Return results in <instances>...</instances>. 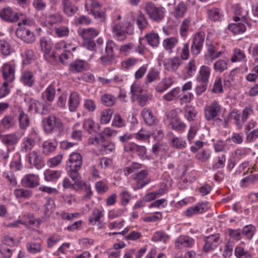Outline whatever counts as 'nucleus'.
<instances>
[{
    "label": "nucleus",
    "mask_w": 258,
    "mask_h": 258,
    "mask_svg": "<svg viewBox=\"0 0 258 258\" xmlns=\"http://www.w3.org/2000/svg\"><path fill=\"white\" fill-rule=\"evenodd\" d=\"M40 44L41 49L45 54L47 52H50L52 48V42L51 39L48 37H43L40 40Z\"/></svg>",
    "instance_id": "nucleus-41"
},
{
    "label": "nucleus",
    "mask_w": 258,
    "mask_h": 258,
    "mask_svg": "<svg viewBox=\"0 0 258 258\" xmlns=\"http://www.w3.org/2000/svg\"><path fill=\"white\" fill-rule=\"evenodd\" d=\"M208 14L210 19L218 21L222 18V14L220 10L217 8H214L208 11Z\"/></svg>",
    "instance_id": "nucleus-47"
},
{
    "label": "nucleus",
    "mask_w": 258,
    "mask_h": 258,
    "mask_svg": "<svg viewBox=\"0 0 258 258\" xmlns=\"http://www.w3.org/2000/svg\"><path fill=\"white\" fill-rule=\"evenodd\" d=\"M87 63L82 60H78L70 64V70L73 72H82L86 67Z\"/></svg>",
    "instance_id": "nucleus-44"
},
{
    "label": "nucleus",
    "mask_w": 258,
    "mask_h": 258,
    "mask_svg": "<svg viewBox=\"0 0 258 258\" xmlns=\"http://www.w3.org/2000/svg\"><path fill=\"white\" fill-rule=\"evenodd\" d=\"M112 125L116 127H121L125 125V121L118 113H116L113 118Z\"/></svg>",
    "instance_id": "nucleus-60"
},
{
    "label": "nucleus",
    "mask_w": 258,
    "mask_h": 258,
    "mask_svg": "<svg viewBox=\"0 0 258 258\" xmlns=\"http://www.w3.org/2000/svg\"><path fill=\"white\" fill-rule=\"evenodd\" d=\"M151 136L150 133L145 129H141L136 135V139L138 141H145L149 139Z\"/></svg>",
    "instance_id": "nucleus-64"
},
{
    "label": "nucleus",
    "mask_w": 258,
    "mask_h": 258,
    "mask_svg": "<svg viewBox=\"0 0 258 258\" xmlns=\"http://www.w3.org/2000/svg\"><path fill=\"white\" fill-rule=\"evenodd\" d=\"M178 38L177 36L168 37L165 39L162 42L164 49L167 51L171 50L178 44Z\"/></svg>",
    "instance_id": "nucleus-33"
},
{
    "label": "nucleus",
    "mask_w": 258,
    "mask_h": 258,
    "mask_svg": "<svg viewBox=\"0 0 258 258\" xmlns=\"http://www.w3.org/2000/svg\"><path fill=\"white\" fill-rule=\"evenodd\" d=\"M12 255V250L6 245L0 244V257L10 258Z\"/></svg>",
    "instance_id": "nucleus-53"
},
{
    "label": "nucleus",
    "mask_w": 258,
    "mask_h": 258,
    "mask_svg": "<svg viewBox=\"0 0 258 258\" xmlns=\"http://www.w3.org/2000/svg\"><path fill=\"white\" fill-rule=\"evenodd\" d=\"M1 18L6 21L15 22L19 18L18 14L10 8H6L0 11Z\"/></svg>",
    "instance_id": "nucleus-17"
},
{
    "label": "nucleus",
    "mask_w": 258,
    "mask_h": 258,
    "mask_svg": "<svg viewBox=\"0 0 258 258\" xmlns=\"http://www.w3.org/2000/svg\"><path fill=\"white\" fill-rule=\"evenodd\" d=\"M43 122L44 130L47 133L57 132L62 128V122L54 116L46 117L43 120Z\"/></svg>",
    "instance_id": "nucleus-3"
},
{
    "label": "nucleus",
    "mask_w": 258,
    "mask_h": 258,
    "mask_svg": "<svg viewBox=\"0 0 258 258\" xmlns=\"http://www.w3.org/2000/svg\"><path fill=\"white\" fill-rule=\"evenodd\" d=\"M68 175L74 181V189L76 190H84L85 187L89 185L83 180H80V175L78 172L75 173H70V174Z\"/></svg>",
    "instance_id": "nucleus-24"
},
{
    "label": "nucleus",
    "mask_w": 258,
    "mask_h": 258,
    "mask_svg": "<svg viewBox=\"0 0 258 258\" xmlns=\"http://www.w3.org/2000/svg\"><path fill=\"white\" fill-rule=\"evenodd\" d=\"M230 139H227L225 141H218L214 145L215 152H226L230 148Z\"/></svg>",
    "instance_id": "nucleus-38"
},
{
    "label": "nucleus",
    "mask_w": 258,
    "mask_h": 258,
    "mask_svg": "<svg viewBox=\"0 0 258 258\" xmlns=\"http://www.w3.org/2000/svg\"><path fill=\"white\" fill-rule=\"evenodd\" d=\"M101 7L100 4L96 0H87L85 4V8L89 11L90 9V12H93L94 10H98Z\"/></svg>",
    "instance_id": "nucleus-61"
},
{
    "label": "nucleus",
    "mask_w": 258,
    "mask_h": 258,
    "mask_svg": "<svg viewBox=\"0 0 258 258\" xmlns=\"http://www.w3.org/2000/svg\"><path fill=\"white\" fill-rule=\"evenodd\" d=\"M141 114L144 121L148 125H153L157 121L153 112L148 108H144L142 111Z\"/></svg>",
    "instance_id": "nucleus-28"
},
{
    "label": "nucleus",
    "mask_w": 258,
    "mask_h": 258,
    "mask_svg": "<svg viewBox=\"0 0 258 258\" xmlns=\"http://www.w3.org/2000/svg\"><path fill=\"white\" fill-rule=\"evenodd\" d=\"M190 23L191 20L189 18L185 19L182 22L180 27V34L182 37L185 38L187 36Z\"/></svg>",
    "instance_id": "nucleus-51"
},
{
    "label": "nucleus",
    "mask_w": 258,
    "mask_h": 258,
    "mask_svg": "<svg viewBox=\"0 0 258 258\" xmlns=\"http://www.w3.org/2000/svg\"><path fill=\"white\" fill-rule=\"evenodd\" d=\"M168 118L170 124L173 130L178 132L183 131L185 130V124L180 120L175 111H171L168 115Z\"/></svg>",
    "instance_id": "nucleus-10"
},
{
    "label": "nucleus",
    "mask_w": 258,
    "mask_h": 258,
    "mask_svg": "<svg viewBox=\"0 0 258 258\" xmlns=\"http://www.w3.org/2000/svg\"><path fill=\"white\" fill-rule=\"evenodd\" d=\"M228 58L219 59L214 62L213 69L216 72L222 73L228 68Z\"/></svg>",
    "instance_id": "nucleus-32"
},
{
    "label": "nucleus",
    "mask_w": 258,
    "mask_h": 258,
    "mask_svg": "<svg viewBox=\"0 0 258 258\" xmlns=\"http://www.w3.org/2000/svg\"><path fill=\"white\" fill-rule=\"evenodd\" d=\"M35 55L33 50L27 49L25 51L23 63L25 64L30 63L35 59Z\"/></svg>",
    "instance_id": "nucleus-59"
},
{
    "label": "nucleus",
    "mask_w": 258,
    "mask_h": 258,
    "mask_svg": "<svg viewBox=\"0 0 258 258\" xmlns=\"http://www.w3.org/2000/svg\"><path fill=\"white\" fill-rule=\"evenodd\" d=\"M211 207L208 202L199 203L196 205L190 207L184 211V215L187 217L201 214L206 212Z\"/></svg>",
    "instance_id": "nucleus-6"
},
{
    "label": "nucleus",
    "mask_w": 258,
    "mask_h": 258,
    "mask_svg": "<svg viewBox=\"0 0 258 258\" xmlns=\"http://www.w3.org/2000/svg\"><path fill=\"white\" fill-rule=\"evenodd\" d=\"M82 162L83 159L81 154L77 152H72L69 155L67 163L68 174L78 173L82 167Z\"/></svg>",
    "instance_id": "nucleus-2"
},
{
    "label": "nucleus",
    "mask_w": 258,
    "mask_h": 258,
    "mask_svg": "<svg viewBox=\"0 0 258 258\" xmlns=\"http://www.w3.org/2000/svg\"><path fill=\"white\" fill-rule=\"evenodd\" d=\"M234 23L228 25V29L234 34H239L243 33L246 30L245 24L238 17H234Z\"/></svg>",
    "instance_id": "nucleus-14"
},
{
    "label": "nucleus",
    "mask_w": 258,
    "mask_h": 258,
    "mask_svg": "<svg viewBox=\"0 0 258 258\" xmlns=\"http://www.w3.org/2000/svg\"><path fill=\"white\" fill-rule=\"evenodd\" d=\"M35 145V141L32 139L25 138L21 144L22 152L26 153L31 150Z\"/></svg>",
    "instance_id": "nucleus-40"
},
{
    "label": "nucleus",
    "mask_w": 258,
    "mask_h": 258,
    "mask_svg": "<svg viewBox=\"0 0 258 258\" xmlns=\"http://www.w3.org/2000/svg\"><path fill=\"white\" fill-rule=\"evenodd\" d=\"M3 76L7 82H11L15 78V66L13 62L4 63L2 67Z\"/></svg>",
    "instance_id": "nucleus-11"
},
{
    "label": "nucleus",
    "mask_w": 258,
    "mask_h": 258,
    "mask_svg": "<svg viewBox=\"0 0 258 258\" xmlns=\"http://www.w3.org/2000/svg\"><path fill=\"white\" fill-rule=\"evenodd\" d=\"M81 124L78 122L74 124L72 134V138L75 140L79 141L82 137V131L80 129Z\"/></svg>",
    "instance_id": "nucleus-52"
},
{
    "label": "nucleus",
    "mask_w": 258,
    "mask_h": 258,
    "mask_svg": "<svg viewBox=\"0 0 258 258\" xmlns=\"http://www.w3.org/2000/svg\"><path fill=\"white\" fill-rule=\"evenodd\" d=\"M27 158L31 165H34L36 168L39 169L42 166L41 157L36 151H33L27 155Z\"/></svg>",
    "instance_id": "nucleus-20"
},
{
    "label": "nucleus",
    "mask_w": 258,
    "mask_h": 258,
    "mask_svg": "<svg viewBox=\"0 0 258 258\" xmlns=\"http://www.w3.org/2000/svg\"><path fill=\"white\" fill-rule=\"evenodd\" d=\"M222 240L218 234L209 236L205 238V243L204 246V251L208 252L213 251L221 243Z\"/></svg>",
    "instance_id": "nucleus-7"
},
{
    "label": "nucleus",
    "mask_w": 258,
    "mask_h": 258,
    "mask_svg": "<svg viewBox=\"0 0 258 258\" xmlns=\"http://www.w3.org/2000/svg\"><path fill=\"white\" fill-rule=\"evenodd\" d=\"M194 244V240L191 238L186 235H181L177 238L175 241V246L179 248L190 247Z\"/></svg>",
    "instance_id": "nucleus-23"
},
{
    "label": "nucleus",
    "mask_w": 258,
    "mask_h": 258,
    "mask_svg": "<svg viewBox=\"0 0 258 258\" xmlns=\"http://www.w3.org/2000/svg\"><path fill=\"white\" fill-rule=\"evenodd\" d=\"M205 34L203 32H200L193 36L191 46V51L193 55H197L200 53L205 41Z\"/></svg>",
    "instance_id": "nucleus-5"
},
{
    "label": "nucleus",
    "mask_w": 258,
    "mask_h": 258,
    "mask_svg": "<svg viewBox=\"0 0 258 258\" xmlns=\"http://www.w3.org/2000/svg\"><path fill=\"white\" fill-rule=\"evenodd\" d=\"M39 177L37 175L29 174L26 175L21 180L22 185L27 187L32 188L39 184Z\"/></svg>",
    "instance_id": "nucleus-18"
},
{
    "label": "nucleus",
    "mask_w": 258,
    "mask_h": 258,
    "mask_svg": "<svg viewBox=\"0 0 258 258\" xmlns=\"http://www.w3.org/2000/svg\"><path fill=\"white\" fill-rule=\"evenodd\" d=\"M232 9L234 14L240 18L241 21H244L246 17L248 14L247 10L242 8L239 4L233 5L232 7Z\"/></svg>",
    "instance_id": "nucleus-36"
},
{
    "label": "nucleus",
    "mask_w": 258,
    "mask_h": 258,
    "mask_svg": "<svg viewBox=\"0 0 258 258\" xmlns=\"http://www.w3.org/2000/svg\"><path fill=\"white\" fill-rule=\"evenodd\" d=\"M142 87L139 82H135L131 86V93L133 99H135L137 96L142 94Z\"/></svg>",
    "instance_id": "nucleus-46"
},
{
    "label": "nucleus",
    "mask_w": 258,
    "mask_h": 258,
    "mask_svg": "<svg viewBox=\"0 0 258 258\" xmlns=\"http://www.w3.org/2000/svg\"><path fill=\"white\" fill-rule=\"evenodd\" d=\"M80 103V97L78 93L74 92L71 93L69 100L68 105L70 111L74 112Z\"/></svg>",
    "instance_id": "nucleus-22"
},
{
    "label": "nucleus",
    "mask_w": 258,
    "mask_h": 258,
    "mask_svg": "<svg viewBox=\"0 0 258 258\" xmlns=\"http://www.w3.org/2000/svg\"><path fill=\"white\" fill-rule=\"evenodd\" d=\"M14 194L17 198H29L32 196V192L28 189L23 188L16 189Z\"/></svg>",
    "instance_id": "nucleus-50"
},
{
    "label": "nucleus",
    "mask_w": 258,
    "mask_h": 258,
    "mask_svg": "<svg viewBox=\"0 0 258 258\" xmlns=\"http://www.w3.org/2000/svg\"><path fill=\"white\" fill-rule=\"evenodd\" d=\"M207 50L208 54L205 55V60L207 63H210L213 59L220 57L222 54V52L218 51L216 47L212 44L208 45Z\"/></svg>",
    "instance_id": "nucleus-21"
},
{
    "label": "nucleus",
    "mask_w": 258,
    "mask_h": 258,
    "mask_svg": "<svg viewBox=\"0 0 258 258\" xmlns=\"http://www.w3.org/2000/svg\"><path fill=\"white\" fill-rule=\"evenodd\" d=\"M78 32L83 39H93L99 34V31L93 28L79 29Z\"/></svg>",
    "instance_id": "nucleus-26"
},
{
    "label": "nucleus",
    "mask_w": 258,
    "mask_h": 258,
    "mask_svg": "<svg viewBox=\"0 0 258 258\" xmlns=\"http://www.w3.org/2000/svg\"><path fill=\"white\" fill-rule=\"evenodd\" d=\"M257 179V174H251L242 178L240 182V185L241 187H246L253 183Z\"/></svg>",
    "instance_id": "nucleus-48"
},
{
    "label": "nucleus",
    "mask_w": 258,
    "mask_h": 258,
    "mask_svg": "<svg viewBox=\"0 0 258 258\" xmlns=\"http://www.w3.org/2000/svg\"><path fill=\"white\" fill-rule=\"evenodd\" d=\"M145 9L149 17L153 20L160 21L165 13V9L163 7H156L152 3L147 4Z\"/></svg>",
    "instance_id": "nucleus-4"
},
{
    "label": "nucleus",
    "mask_w": 258,
    "mask_h": 258,
    "mask_svg": "<svg viewBox=\"0 0 258 258\" xmlns=\"http://www.w3.org/2000/svg\"><path fill=\"white\" fill-rule=\"evenodd\" d=\"M44 94L48 101H52L54 99L55 94V88L54 86L52 84L49 85L46 89Z\"/></svg>",
    "instance_id": "nucleus-63"
},
{
    "label": "nucleus",
    "mask_w": 258,
    "mask_h": 258,
    "mask_svg": "<svg viewBox=\"0 0 258 258\" xmlns=\"http://www.w3.org/2000/svg\"><path fill=\"white\" fill-rule=\"evenodd\" d=\"M62 20V17L59 14H50L45 17V21L43 23L46 26L50 27L61 22Z\"/></svg>",
    "instance_id": "nucleus-30"
},
{
    "label": "nucleus",
    "mask_w": 258,
    "mask_h": 258,
    "mask_svg": "<svg viewBox=\"0 0 258 258\" xmlns=\"http://www.w3.org/2000/svg\"><path fill=\"white\" fill-rule=\"evenodd\" d=\"M112 32L113 36L116 39L119 40H123L125 39L126 33L130 35L133 33L134 28L131 22H124L122 25L116 20H114L112 26Z\"/></svg>",
    "instance_id": "nucleus-1"
},
{
    "label": "nucleus",
    "mask_w": 258,
    "mask_h": 258,
    "mask_svg": "<svg viewBox=\"0 0 258 258\" xmlns=\"http://www.w3.org/2000/svg\"><path fill=\"white\" fill-rule=\"evenodd\" d=\"M57 146L55 140H47L44 141L41 147L42 153L45 155H49L54 152Z\"/></svg>",
    "instance_id": "nucleus-19"
},
{
    "label": "nucleus",
    "mask_w": 258,
    "mask_h": 258,
    "mask_svg": "<svg viewBox=\"0 0 258 258\" xmlns=\"http://www.w3.org/2000/svg\"><path fill=\"white\" fill-rule=\"evenodd\" d=\"M83 127L89 134L93 135L99 132L100 126L93 119L89 118L84 120Z\"/></svg>",
    "instance_id": "nucleus-15"
},
{
    "label": "nucleus",
    "mask_w": 258,
    "mask_h": 258,
    "mask_svg": "<svg viewBox=\"0 0 258 258\" xmlns=\"http://www.w3.org/2000/svg\"><path fill=\"white\" fill-rule=\"evenodd\" d=\"M61 174L60 170H46L44 172V179L46 181H51L59 178Z\"/></svg>",
    "instance_id": "nucleus-37"
},
{
    "label": "nucleus",
    "mask_w": 258,
    "mask_h": 258,
    "mask_svg": "<svg viewBox=\"0 0 258 258\" xmlns=\"http://www.w3.org/2000/svg\"><path fill=\"white\" fill-rule=\"evenodd\" d=\"M182 63L178 56L165 58L163 60V64L165 70L169 72H176Z\"/></svg>",
    "instance_id": "nucleus-9"
},
{
    "label": "nucleus",
    "mask_w": 258,
    "mask_h": 258,
    "mask_svg": "<svg viewBox=\"0 0 258 258\" xmlns=\"http://www.w3.org/2000/svg\"><path fill=\"white\" fill-rule=\"evenodd\" d=\"M169 239V236L163 231H157L154 234L152 240L155 242H166Z\"/></svg>",
    "instance_id": "nucleus-57"
},
{
    "label": "nucleus",
    "mask_w": 258,
    "mask_h": 258,
    "mask_svg": "<svg viewBox=\"0 0 258 258\" xmlns=\"http://www.w3.org/2000/svg\"><path fill=\"white\" fill-rule=\"evenodd\" d=\"M164 193L165 190L163 188H160L156 191L152 192L146 194L145 196L144 199L147 202H150L163 195Z\"/></svg>",
    "instance_id": "nucleus-49"
},
{
    "label": "nucleus",
    "mask_w": 258,
    "mask_h": 258,
    "mask_svg": "<svg viewBox=\"0 0 258 258\" xmlns=\"http://www.w3.org/2000/svg\"><path fill=\"white\" fill-rule=\"evenodd\" d=\"M181 90L179 87H175L163 96V99L171 101L176 100L180 96Z\"/></svg>",
    "instance_id": "nucleus-34"
},
{
    "label": "nucleus",
    "mask_w": 258,
    "mask_h": 258,
    "mask_svg": "<svg viewBox=\"0 0 258 258\" xmlns=\"http://www.w3.org/2000/svg\"><path fill=\"white\" fill-rule=\"evenodd\" d=\"M10 167L15 170L21 169L22 165L21 164V157L19 154H16L10 163Z\"/></svg>",
    "instance_id": "nucleus-62"
},
{
    "label": "nucleus",
    "mask_w": 258,
    "mask_h": 258,
    "mask_svg": "<svg viewBox=\"0 0 258 258\" xmlns=\"http://www.w3.org/2000/svg\"><path fill=\"white\" fill-rule=\"evenodd\" d=\"M186 73L183 74H179V77L183 79L186 78V75L188 77H192L196 73L197 70V66L196 60L191 59L185 66Z\"/></svg>",
    "instance_id": "nucleus-27"
},
{
    "label": "nucleus",
    "mask_w": 258,
    "mask_h": 258,
    "mask_svg": "<svg viewBox=\"0 0 258 258\" xmlns=\"http://www.w3.org/2000/svg\"><path fill=\"white\" fill-rule=\"evenodd\" d=\"M16 36L26 43H32L35 41L34 34L28 29L19 27L16 31Z\"/></svg>",
    "instance_id": "nucleus-13"
},
{
    "label": "nucleus",
    "mask_w": 258,
    "mask_h": 258,
    "mask_svg": "<svg viewBox=\"0 0 258 258\" xmlns=\"http://www.w3.org/2000/svg\"><path fill=\"white\" fill-rule=\"evenodd\" d=\"M145 37L148 44L152 47L157 46L159 44V36L156 33L150 32L146 35Z\"/></svg>",
    "instance_id": "nucleus-43"
},
{
    "label": "nucleus",
    "mask_w": 258,
    "mask_h": 258,
    "mask_svg": "<svg viewBox=\"0 0 258 258\" xmlns=\"http://www.w3.org/2000/svg\"><path fill=\"white\" fill-rule=\"evenodd\" d=\"M27 250L32 253L39 252L41 250V246L39 243L31 242L27 244L26 245Z\"/></svg>",
    "instance_id": "nucleus-58"
},
{
    "label": "nucleus",
    "mask_w": 258,
    "mask_h": 258,
    "mask_svg": "<svg viewBox=\"0 0 258 258\" xmlns=\"http://www.w3.org/2000/svg\"><path fill=\"white\" fill-rule=\"evenodd\" d=\"M63 11L68 16H72L77 11V7L73 5L70 0H62Z\"/></svg>",
    "instance_id": "nucleus-31"
},
{
    "label": "nucleus",
    "mask_w": 258,
    "mask_h": 258,
    "mask_svg": "<svg viewBox=\"0 0 258 258\" xmlns=\"http://www.w3.org/2000/svg\"><path fill=\"white\" fill-rule=\"evenodd\" d=\"M21 81L25 85L31 87L34 82V78L32 72L25 71L22 73L21 77Z\"/></svg>",
    "instance_id": "nucleus-39"
},
{
    "label": "nucleus",
    "mask_w": 258,
    "mask_h": 258,
    "mask_svg": "<svg viewBox=\"0 0 258 258\" xmlns=\"http://www.w3.org/2000/svg\"><path fill=\"white\" fill-rule=\"evenodd\" d=\"M173 84V80L171 77H166L159 82L155 88L158 92H163L169 88Z\"/></svg>",
    "instance_id": "nucleus-29"
},
{
    "label": "nucleus",
    "mask_w": 258,
    "mask_h": 258,
    "mask_svg": "<svg viewBox=\"0 0 258 258\" xmlns=\"http://www.w3.org/2000/svg\"><path fill=\"white\" fill-rule=\"evenodd\" d=\"M104 216L103 210L97 208L93 209L89 218V222L92 225H95L100 222V220Z\"/></svg>",
    "instance_id": "nucleus-35"
},
{
    "label": "nucleus",
    "mask_w": 258,
    "mask_h": 258,
    "mask_svg": "<svg viewBox=\"0 0 258 258\" xmlns=\"http://www.w3.org/2000/svg\"><path fill=\"white\" fill-rule=\"evenodd\" d=\"M113 113V110L110 108H107L102 110L100 114V123L102 124H106L108 123L111 120Z\"/></svg>",
    "instance_id": "nucleus-42"
},
{
    "label": "nucleus",
    "mask_w": 258,
    "mask_h": 258,
    "mask_svg": "<svg viewBox=\"0 0 258 258\" xmlns=\"http://www.w3.org/2000/svg\"><path fill=\"white\" fill-rule=\"evenodd\" d=\"M28 111L30 113L46 114L48 112V107L36 100L31 99L28 102Z\"/></svg>",
    "instance_id": "nucleus-8"
},
{
    "label": "nucleus",
    "mask_w": 258,
    "mask_h": 258,
    "mask_svg": "<svg viewBox=\"0 0 258 258\" xmlns=\"http://www.w3.org/2000/svg\"><path fill=\"white\" fill-rule=\"evenodd\" d=\"M220 111V106L218 103L214 101L211 105L205 108V116L208 120H211L216 117Z\"/></svg>",
    "instance_id": "nucleus-12"
},
{
    "label": "nucleus",
    "mask_w": 258,
    "mask_h": 258,
    "mask_svg": "<svg viewBox=\"0 0 258 258\" xmlns=\"http://www.w3.org/2000/svg\"><path fill=\"white\" fill-rule=\"evenodd\" d=\"M235 255L237 258H251V254L245 250L242 246H237L234 250Z\"/></svg>",
    "instance_id": "nucleus-45"
},
{
    "label": "nucleus",
    "mask_w": 258,
    "mask_h": 258,
    "mask_svg": "<svg viewBox=\"0 0 258 258\" xmlns=\"http://www.w3.org/2000/svg\"><path fill=\"white\" fill-rule=\"evenodd\" d=\"M139 61V59L135 58H130L124 60L121 62L122 68L125 70L132 69Z\"/></svg>",
    "instance_id": "nucleus-55"
},
{
    "label": "nucleus",
    "mask_w": 258,
    "mask_h": 258,
    "mask_svg": "<svg viewBox=\"0 0 258 258\" xmlns=\"http://www.w3.org/2000/svg\"><path fill=\"white\" fill-rule=\"evenodd\" d=\"M243 52L238 48H235L233 50V56L231 58L232 62L241 61L245 58Z\"/></svg>",
    "instance_id": "nucleus-54"
},
{
    "label": "nucleus",
    "mask_w": 258,
    "mask_h": 258,
    "mask_svg": "<svg viewBox=\"0 0 258 258\" xmlns=\"http://www.w3.org/2000/svg\"><path fill=\"white\" fill-rule=\"evenodd\" d=\"M211 69L210 67L203 65L199 70L197 75V81L202 84H208L211 75Z\"/></svg>",
    "instance_id": "nucleus-16"
},
{
    "label": "nucleus",
    "mask_w": 258,
    "mask_h": 258,
    "mask_svg": "<svg viewBox=\"0 0 258 258\" xmlns=\"http://www.w3.org/2000/svg\"><path fill=\"white\" fill-rule=\"evenodd\" d=\"M19 121L20 127L21 128H26L29 125L30 120L29 117L28 115L23 112L20 113L19 117Z\"/></svg>",
    "instance_id": "nucleus-56"
},
{
    "label": "nucleus",
    "mask_w": 258,
    "mask_h": 258,
    "mask_svg": "<svg viewBox=\"0 0 258 258\" xmlns=\"http://www.w3.org/2000/svg\"><path fill=\"white\" fill-rule=\"evenodd\" d=\"M20 139L17 134H11L4 136H0V140L2 143L7 146L16 144Z\"/></svg>",
    "instance_id": "nucleus-25"
}]
</instances>
